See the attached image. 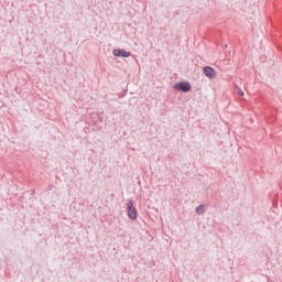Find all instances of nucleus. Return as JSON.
Masks as SVG:
<instances>
[{
    "mask_svg": "<svg viewBox=\"0 0 282 282\" xmlns=\"http://www.w3.org/2000/svg\"><path fill=\"white\" fill-rule=\"evenodd\" d=\"M126 210L128 213L129 219H132V221L138 219V209H135V206H133V200H128L126 204Z\"/></svg>",
    "mask_w": 282,
    "mask_h": 282,
    "instance_id": "nucleus-1",
    "label": "nucleus"
},
{
    "mask_svg": "<svg viewBox=\"0 0 282 282\" xmlns=\"http://www.w3.org/2000/svg\"><path fill=\"white\" fill-rule=\"evenodd\" d=\"M176 91H183V94H188L191 91V83L188 82H178L174 85Z\"/></svg>",
    "mask_w": 282,
    "mask_h": 282,
    "instance_id": "nucleus-2",
    "label": "nucleus"
},
{
    "mask_svg": "<svg viewBox=\"0 0 282 282\" xmlns=\"http://www.w3.org/2000/svg\"><path fill=\"white\" fill-rule=\"evenodd\" d=\"M203 74H205V76L207 78H210L212 80L214 78H217V70H215V68L210 67V66H205L203 68Z\"/></svg>",
    "mask_w": 282,
    "mask_h": 282,
    "instance_id": "nucleus-3",
    "label": "nucleus"
},
{
    "mask_svg": "<svg viewBox=\"0 0 282 282\" xmlns=\"http://www.w3.org/2000/svg\"><path fill=\"white\" fill-rule=\"evenodd\" d=\"M113 56H118L121 58H129V56H131V52H127L123 48H116L112 51Z\"/></svg>",
    "mask_w": 282,
    "mask_h": 282,
    "instance_id": "nucleus-4",
    "label": "nucleus"
},
{
    "mask_svg": "<svg viewBox=\"0 0 282 282\" xmlns=\"http://www.w3.org/2000/svg\"><path fill=\"white\" fill-rule=\"evenodd\" d=\"M195 213L196 215H204V213H206V207L204 204H200L198 207H196Z\"/></svg>",
    "mask_w": 282,
    "mask_h": 282,
    "instance_id": "nucleus-5",
    "label": "nucleus"
},
{
    "mask_svg": "<svg viewBox=\"0 0 282 282\" xmlns=\"http://www.w3.org/2000/svg\"><path fill=\"white\" fill-rule=\"evenodd\" d=\"M236 94H237L238 96H243V90H242L240 87H237V86H236Z\"/></svg>",
    "mask_w": 282,
    "mask_h": 282,
    "instance_id": "nucleus-6",
    "label": "nucleus"
}]
</instances>
